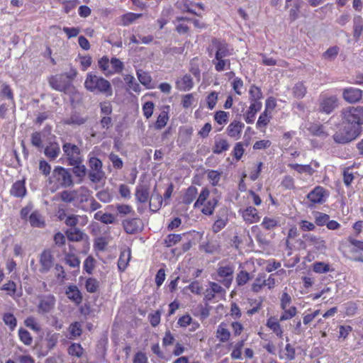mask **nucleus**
<instances>
[{
	"mask_svg": "<svg viewBox=\"0 0 363 363\" xmlns=\"http://www.w3.org/2000/svg\"><path fill=\"white\" fill-rule=\"evenodd\" d=\"M342 129L333 135L334 140L347 143L358 138L363 131V106H348L340 113Z\"/></svg>",
	"mask_w": 363,
	"mask_h": 363,
	"instance_id": "1",
	"label": "nucleus"
},
{
	"mask_svg": "<svg viewBox=\"0 0 363 363\" xmlns=\"http://www.w3.org/2000/svg\"><path fill=\"white\" fill-rule=\"evenodd\" d=\"M211 47L215 49V58L212 60L215 70L220 72L230 69V60L226 57L233 54V49L224 39L213 38Z\"/></svg>",
	"mask_w": 363,
	"mask_h": 363,
	"instance_id": "2",
	"label": "nucleus"
},
{
	"mask_svg": "<svg viewBox=\"0 0 363 363\" xmlns=\"http://www.w3.org/2000/svg\"><path fill=\"white\" fill-rule=\"evenodd\" d=\"M84 85L87 91L94 94H101L106 97H110L113 95V88L111 82L93 72L87 73Z\"/></svg>",
	"mask_w": 363,
	"mask_h": 363,
	"instance_id": "3",
	"label": "nucleus"
},
{
	"mask_svg": "<svg viewBox=\"0 0 363 363\" xmlns=\"http://www.w3.org/2000/svg\"><path fill=\"white\" fill-rule=\"evenodd\" d=\"M48 184L52 191L72 186L74 182L69 169L56 166L48 178Z\"/></svg>",
	"mask_w": 363,
	"mask_h": 363,
	"instance_id": "4",
	"label": "nucleus"
},
{
	"mask_svg": "<svg viewBox=\"0 0 363 363\" xmlns=\"http://www.w3.org/2000/svg\"><path fill=\"white\" fill-rule=\"evenodd\" d=\"M209 189L207 187H203L194 203V208H201V212L206 216L213 215L218 203V199L217 198H209Z\"/></svg>",
	"mask_w": 363,
	"mask_h": 363,
	"instance_id": "5",
	"label": "nucleus"
},
{
	"mask_svg": "<svg viewBox=\"0 0 363 363\" xmlns=\"http://www.w3.org/2000/svg\"><path fill=\"white\" fill-rule=\"evenodd\" d=\"M292 302L291 296L286 291H284L280 297V308L283 313L280 315V320H287L292 319L297 314L296 306H290Z\"/></svg>",
	"mask_w": 363,
	"mask_h": 363,
	"instance_id": "6",
	"label": "nucleus"
},
{
	"mask_svg": "<svg viewBox=\"0 0 363 363\" xmlns=\"http://www.w3.org/2000/svg\"><path fill=\"white\" fill-rule=\"evenodd\" d=\"M72 78L67 73L51 76L49 79L50 86L55 90L66 92L72 86Z\"/></svg>",
	"mask_w": 363,
	"mask_h": 363,
	"instance_id": "7",
	"label": "nucleus"
},
{
	"mask_svg": "<svg viewBox=\"0 0 363 363\" xmlns=\"http://www.w3.org/2000/svg\"><path fill=\"white\" fill-rule=\"evenodd\" d=\"M62 150L69 165L81 164L82 162L81 150L79 147L70 143H65L62 145Z\"/></svg>",
	"mask_w": 363,
	"mask_h": 363,
	"instance_id": "8",
	"label": "nucleus"
},
{
	"mask_svg": "<svg viewBox=\"0 0 363 363\" xmlns=\"http://www.w3.org/2000/svg\"><path fill=\"white\" fill-rule=\"evenodd\" d=\"M89 179L94 183L99 182L104 177V173L102 170V162L96 157H91L89 160Z\"/></svg>",
	"mask_w": 363,
	"mask_h": 363,
	"instance_id": "9",
	"label": "nucleus"
},
{
	"mask_svg": "<svg viewBox=\"0 0 363 363\" xmlns=\"http://www.w3.org/2000/svg\"><path fill=\"white\" fill-rule=\"evenodd\" d=\"M40 269L42 274H46L55 265V257L50 249H45L39 256Z\"/></svg>",
	"mask_w": 363,
	"mask_h": 363,
	"instance_id": "10",
	"label": "nucleus"
},
{
	"mask_svg": "<svg viewBox=\"0 0 363 363\" xmlns=\"http://www.w3.org/2000/svg\"><path fill=\"white\" fill-rule=\"evenodd\" d=\"M299 232L296 225H292L289 228L288 233L285 240L286 247L289 250H292L298 245L299 247H303L304 242L298 238Z\"/></svg>",
	"mask_w": 363,
	"mask_h": 363,
	"instance_id": "11",
	"label": "nucleus"
},
{
	"mask_svg": "<svg viewBox=\"0 0 363 363\" xmlns=\"http://www.w3.org/2000/svg\"><path fill=\"white\" fill-rule=\"evenodd\" d=\"M328 196V191L325 188L317 186L308 194L307 199L313 205L322 204L325 202Z\"/></svg>",
	"mask_w": 363,
	"mask_h": 363,
	"instance_id": "12",
	"label": "nucleus"
},
{
	"mask_svg": "<svg viewBox=\"0 0 363 363\" xmlns=\"http://www.w3.org/2000/svg\"><path fill=\"white\" fill-rule=\"evenodd\" d=\"M338 106V99L335 96H325L321 94L320 111L326 114L331 113Z\"/></svg>",
	"mask_w": 363,
	"mask_h": 363,
	"instance_id": "13",
	"label": "nucleus"
},
{
	"mask_svg": "<svg viewBox=\"0 0 363 363\" xmlns=\"http://www.w3.org/2000/svg\"><path fill=\"white\" fill-rule=\"evenodd\" d=\"M239 213L247 224L258 223L261 219L258 210L251 206L240 209Z\"/></svg>",
	"mask_w": 363,
	"mask_h": 363,
	"instance_id": "14",
	"label": "nucleus"
},
{
	"mask_svg": "<svg viewBox=\"0 0 363 363\" xmlns=\"http://www.w3.org/2000/svg\"><path fill=\"white\" fill-rule=\"evenodd\" d=\"M170 111L171 108L169 105H162L160 107V112L154 123L155 129L161 130L167 125L169 120Z\"/></svg>",
	"mask_w": 363,
	"mask_h": 363,
	"instance_id": "15",
	"label": "nucleus"
},
{
	"mask_svg": "<svg viewBox=\"0 0 363 363\" xmlns=\"http://www.w3.org/2000/svg\"><path fill=\"white\" fill-rule=\"evenodd\" d=\"M150 185L148 182L139 183L135 188V196L138 202L145 203L150 199Z\"/></svg>",
	"mask_w": 363,
	"mask_h": 363,
	"instance_id": "16",
	"label": "nucleus"
},
{
	"mask_svg": "<svg viewBox=\"0 0 363 363\" xmlns=\"http://www.w3.org/2000/svg\"><path fill=\"white\" fill-rule=\"evenodd\" d=\"M342 97L350 104H356L362 98V90L354 87L345 88L342 91Z\"/></svg>",
	"mask_w": 363,
	"mask_h": 363,
	"instance_id": "17",
	"label": "nucleus"
},
{
	"mask_svg": "<svg viewBox=\"0 0 363 363\" xmlns=\"http://www.w3.org/2000/svg\"><path fill=\"white\" fill-rule=\"evenodd\" d=\"M245 124L239 120H233L226 128L227 135L235 140H238L241 137L242 131Z\"/></svg>",
	"mask_w": 363,
	"mask_h": 363,
	"instance_id": "18",
	"label": "nucleus"
},
{
	"mask_svg": "<svg viewBox=\"0 0 363 363\" xmlns=\"http://www.w3.org/2000/svg\"><path fill=\"white\" fill-rule=\"evenodd\" d=\"M306 242L316 251H324L326 250V242L320 237H318L313 234H306L303 235Z\"/></svg>",
	"mask_w": 363,
	"mask_h": 363,
	"instance_id": "19",
	"label": "nucleus"
},
{
	"mask_svg": "<svg viewBox=\"0 0 363 363\" xmlns=\"http://www.w3.org/2000/svg\"><path fill=\"white\" fill-rule=\"evenodd\" d=\"M125 232L128 234H135L141 230V220L139 218H127L122 221Z\"/></svg>",
	"mask_w": 363,
	"mask_h": 363,
	"instance_id": "20",
	"label": "nucleus"
},
{
	"mask_svg": "<svg viewBox=\"0 0 363 363\" xmlns=\"http://www.w3.org/2000/svg\"><path fill=\"white\" fill-rule=\"evenodd\" d=\"M280 318L278 319L276 316H270L267 318L266 326L274 333L277 337L282 339L284 336V330L280 324Z\"/></svg>",
	"mask_w": 363,
	"mask_h": 363,
	"instance_id": "21",
	"label": "nucleus"
},
{
	"mask_svg": "<svg viewBox=\"0 0 363 363\" xmlns=\"http://www.w3.org/2000/svg\"><path fill=\"white\" fill-rule=\"evenodd\" d=\"M55 298L52 294L42 297L38 306V311L45 313L50 312L55 306Z\"/></svg>",
	"mask_w": 363,
	"mask_h": 363,
	"instance_id": "22",
	"label": "nucleus"
},
{
	"mask_svg": "<svg viewBox=\"0 0 363 363\" xmlns=\"http://www.w3.org/2000/svg\"><path fill=\"white\" fill-rule=\"evenodd\" d=\"M194 81L191 76L185 74L182 77L178 78L175 82V87L179 91H187L194 87Z\"/></svg>",
	"mask_w": 363,
	"mask_h": 363,
	"instance_id": "23",
	"label": "nucleus"
},
{
	"mask_svg": "<svg viewBox=\"0 0 363 363\" xmlns=\"http://www.w3.org/2000/svg\"><path fill=\"white\" fill-rule=\"evenodd\" d=\"M262 107V102H250V106L245 113L244 114V120L247 124L254 123L255 116Z\"/></svg>",
	"mask_w": 363,
	"mask_h": 363,
	"instance_id": "24",
	"label": "nucleus"
},
{
	"mask_svg": "<svg viewBox=\"0 0 363 363\" xmlns=\"http://www.w3.org/2000/svg\"><path fill=\"white\" fill-rule=\"evenodd\" d=\"M60 154V147L56 142L49 143L44 148V155L50 161L55 160Z\"/></svg>",
	"mask_w": 363,
	"mask_h": 363,
	"instance_id": "25",
	"label": "nucleus"
},
{
	"mask_svg": "<svg viewBox=\"0 0 363 363\" xmlns=\"http://www.w3.org/2000/svg\"><path fill=\"white\" fill-rule=\"evenodd\" d=\"M65 294L67 298L76 305H79L82 302V293L76 285H69L67 288Z\"/></svg>",
	"mask_w": 363,
	"mask_h": 363,
	"instance_id": "26",
	"label": "nucleus"
},
{
	"mask_svg": "<svg viewBox=\"0 0 363 363\" xmlns=\"http://www.w3.org/2000/svg\"><path fill=\"white\" fill-rule=\"evenodd\" d=\"M150 209L152 212H157L160 209L163 203L162 196L156 191V186H155L152 195L148 200Z\"/></svg>",
	"mask_w": 363,
	"mask_h": 363,
	"instance_id": "27",
	"label": "nucleus"
},
{
	"mask_svg": "<svg viewBox=\"0 0 363 363\" xmlns=\"http://www.w3.org/2000/svg\"><path fill=\"white\" fill-rule=\"evenodd\" d=\"M131 258V250L127 248L121 251L119 258L118 259V269L121 272H123L129 264Z\"/></svg>",
	"mask_w": 363,
	"mask_h": 363,
	"instance_id": "28",
	"label": "nucleus"
},
{
	"mask_svg": "<svg viewBox=\"0 0 363 363\" xmlns=\"http://www.w3.org/2000/svg\"><path fill=\"white\" fill-rule=\"evenodd\" d=\"M216 339L222 343L229 342L231 337V333L227 328V325L225 323H221L218 325L216 331Z\"/></svg>",
	"mask_w": 363,
	"mask_h": 363,
	"instance_id": "29",
	"label": "nucleus"
},
{
	"mask_svg": "<svg viewBox=\"0 0 363 363\" xmlns=\"http://www.w3.org/2000/svg\"><path fill=\"white\" fill-rule=\"evenodd\" d=\"M191 18L186 17H177L175 20V30L180 34H187L189 32V24L191 23Z\"/></svg>",
	"mask_w": 363,
	"mask_h": 363,
	"instance_id": "30",
	"label": "nucleus"
},
{
	"mask_svg": "<svg viewBox=\"0 0 363 363\" xmlns=\"http://www.w3.org/2000/svg\"><path fill=\"white\" fill-rule=\"evenodd\" d=\"M26 191L24 180H18L15 182L10 189V194L17 198L24 197L26 194Z\"/></svg>",
	"mask_w": 363,
	"mask_h": 363,
	"instance_id": "31",
	"label": "nucleus"
},
{
	"mask_svg": "<svg viewBox=\"0 0 363 363\" xmlns=\"http://www.w3.org/2000/svg\"><path fill=\"white\" fill-rule=\"evenodd\" d=\"M272 119V114L271 113H268L264 111L259 115L258 120L256 123L257 129L259 130L261 132L264 133L266 131L267 125L269 124Z\"/></svg>",
	"mask_w": 363,
	"mask_h": 363,
	"instance_id": "32",
	"label": "nucleus"
},
{
	"mask_svg": "<svg viewBox=\"0 0 363 363\" xmlns=\"http://www.w3.org/2000/svg\"><path fill=\"white\" fill-rule=\"evenodd\" d=\"M28 220L33 228H42L45 226V219L39 211H33L28 217Z\"/></svg>",
	"mask_w": 363,
	"mask_h": 363,
	"instance_id": "33",
	"label": "nucleus"
},
{
	"mask_svg": "<svg viewBox=\"0 0 363 363\" xmlns=\"http://www.w3.org/2000/svg\"><path fill=\"white\" fill-rule=\"evenodd\" d=\"M217 273L218 277L224 279L225 285L228 286L233 279V268L228 265L221 266L218 267Z\"/></svg>",
	"mask_w": 363,
	"mask_h": 363,
	"instance_id": "34",
	"label": "nucleus"
},
{
	"mask_svg": "<svg viewBox=\"0 0 363 363\" xmlns=\"http://www.w3.org/2000/svg\"><path fill=\"white\" fill-rule=\"evenodd\" d=\"M230 147V144L225 138H216L212 147V151L216 155H220L227 150Z\"/></svg>",
	"mask_w": 363,
	"mask_h": 363,
	"instance_id": "35",
	"label": "nucleus"
},
{
	"mask_svg": "<svg viewBox=\"0 0 363 363\" xmlns=\"http://www.w3.org/2000/svg\"><path fill=\"white\" fill-rule=\"evenodd\" d=\"M351 243L354 247L352 251L354 259L363 262V241L353 240L351 241Z\"/></svg>",
	"mask_w": 363,
	"mask_h": 363,
	"instance_id": "36",
	"label": "nucleus"
},
{
	"mask_svg": "<svg viewBox=\"0 0 363 363\" xmlns=\"http://www.w3.org/2000/svg\"><path fill=\"white\" fill-rule=\"evenodd\" d=\"M311 268L313 272L316 274H326L334 271V269L329 263L319 261L313 262Z\"/></svg>",
	"mask_w": 363,
	"mask_h": 363,
	"instance_id": "37",
	"label": "nucleus"
},
{
	"mask_svg": "<svg viewBox=\"0 0 363 363\" xmlns=\"http://www.w3.org/2000/svg\"><path fill=\"white\" fill-rule=\"evenodd\" d=\"M363 31V19L360 16H356L353 18V38L359 40Z\"/></svg>",
	"mask_w": 363,
	"mask_h": 363,
	"instance_id": "38",
	"label": "nucleus"
},
{
	"mask_svg": "<svg viewBox=\"0 0 363 363\" xmlns=\"http://www.w3.org/2000/svg\"><path fill=\"white\" fill-rule=\"evenodd\" d=\"M198 195V189L194 186L188 187L183 196L182 202L186 205L191 203Z\"/></svg>",
	"mask_w": 363,
	"mask_h": 363,
	"instance_id": "39",
	"label": "nucleus"
},
{
	"mask_svg": "<svg viewBox=\"0 0 363 363\" xmlns=\"http://www.w3.org/2000/svg\"><path fill=\"white\" fill-rule=\"evenodd\" d=\"M265 277H267V275L264 273H259L257 275L251 285V290L253 292L258 293L263 289L266 284Z\"/></svg>",
	"mask_w": 363,
	"mask_h": 363,
	"instance_id": "40",
	"label": "nucleus"
},
{
	"mask_svg": "<svg viewBox=\"0 0 363 363\" xmlns=\"http://www.w3.org/2000/svg\"><path fill=\"white\" fill-rule=\"evenodd\" d=\"M86 121V118H83L77 112L72 113L70 116L63 121V123L65 125H81L84 124Z\"/></svg>",
	"mask_w": 363,
	"mask_h": 363,
	"instance_id": "41",
	"label": "nucleus"
},
{
	"mask_svg": "<svg viewBox=\"0 0 363 363\" xmlns=\"http://www.w3.org/2000/svg\"><path fill=\"white\" fill-rule=\"evenodd\" d=\"M291 169L296 171L299 174L306 173L309 176H312L315 173V169L311 164H299L296 163H291L288 165Z\"/></svg>",
	"mask_w": 363,
	"mask_h": 363,
	"instance_id": "42",
	"label": "nucleus"
},
{
	"mask_svg": "<svg viewBox=\"0 0 363 363\" xmlns=\"http://www.w3.org/2000/svg\"><path fill=\"white\" fill-rule=\"evenodd\" d=\"M66 236L69 241L79 242L83 240L84 233L79 228H73L66 230Z\"/></svg>",
	"mask_w": 363,
	"mask_h": 363,
	"instance_id": "43",
	"label": "nucleus"
},
{
	"mask_svg": "<svg viewBox=\"0 0 363 363\" xmlns=\"http://www.w3.org/2000/svg\"><path fill=\"white\" fill-rule=\"evenodd\" d=\"M307 93V88L303 82H298L292 88L293 96L298 99H303Z\"/></svg>",
	"mask_w": 363,
	"mask_h": 363,
	"instance_id": "44",
	"label": "nucleus"
},
{
	"mask_svg": "<svg viewBox=\"0 0 363 363\" xmlns=\"http://www.w3.org/2000/svg\"><path fill=\"white\" fill-rule=\"evenodd\" d=\"M230 113L225 111H216L213 115V119L215 122L223 127L226 125L229 121ZM223 128H221L219 130H220Z\"/></svg>",
	"mask_w": 363,
	"mask_h": 363,
	"instance_id": "45",
	"label": "nucleus"
},
{
	"mask_svg": "<svg viewBox=\"0 0 363 363\" xmlns=\"http://www.w3.org/2000/svg\"><path fill=\"white\" fill-rule=\"evenodd\" d=\"M64 261L69 267L72 268H77V270L79 269L80 260L75 254L72 252H65Z\"/></svg>",
	"mask_w": 363,
	"mask_h": 363,
	"instance_id": "46",
	"label": "nucleus"
},
{
	"mask_svg": "<svg viewBox=\"0 0 363 363\" xmlns=\"http://www.w3.org/2000/svg\"><path fill=\"white\" fill-rule=\"evenodd\" d=\"M110 62L111 67V69H109V75H112L114 74H120L123 72L124 69V64L118 58L112 57L110 60Z\"/></svg>",
	"mask_w": 363,
	"mask_h": 363,
	"instance_id": "47",
	"label": "nucleus"
},
{
	"mask_svg": "<svg viewBox=\"0 0 363 363\" xmlns=\"http://www.w3.org/2000/svg\"><path fill=\"white\" fill-rule=\"evenodd\" d=\"M0 94L1 96L6 98L10 101V103H11V105L13 106V108H15L13 92L10 85L7 84H3L1 86V89L0 91Z\"/></svg>",
	"mask_w": 363,
	"mask_h": 363,
	"instance_id": "48",
	"label": "nucleus"
},
{
	"mask_svg": "<svg viewBox=\"0 0 363 363\" xmlns=\"http://www.w3.org/2000/svg\"><path fill=\"white\" fill-rule=\"evenodd\" d=\"M183 235L184 234H169L164 240L163 245L166 247H173L182 240Z\"/></svg>",
	"mask_w": 363,
	"mask_h": 363,
	"instance_id": "49",
	"label": "nucleus"
},
{
	"mask_svg": "<svg viewBox=\"0 0 363 363\" xmlns=\"http://www.w3.org/2000/svg\"><path fill=\"white\" fill-rule=\"evenodd\" d=\"M250 102H261L263 97L261 89L255 85H252L249 90Z\"/></svg>",
	"mask_w": 363,
	"mask_h": 363,
	"instance_id": "50",
	"label": "nucleus"
},
{
	"mask_svg": "<svg viewBox=\"0 0 363 363\" xmlns=\"http://www.w3.org/2000/svg\"><path fill=\"white\" fill-rule=\"evenodd\" d=\"M262 227L266 230H272L279 226L277 219L265 216L261 223Z\"/></svg>",
	"mask_w": 363,
	"mask_h": 363,
	"instance_id": "51",
	"label": "nucleus"
},
{
	"mask_svg": "<svg viewBox=\"0 0 363 363\" xmlns=\"http://www.w3.org/2000/svg\"><path fill=\"white\" fill-rule=\"evenodd\" d=\"M309 132L315 136L325 138L328 135L325 132V127L322 124L313 123L308 128Z\"/></svg>",
	"mask_w": 363,
	"mask_h": 363,
	"instance_id": "52",
	"label": "nucleus"
},
{
	"mask_svg": "<svg viewBox=\"0 0 363 363\" xmlns=\"http://www.w3.org/2000/svg\"><path fill=\"white\" fill-rule=\"evenodd\" d=\"M95 218L104 224H113L116 221L115 216L111 213L99 211L95 214Z\"/></svg>",
	"mask_w": 363,
	"mask_h": 363,
	"instance_id": "53",
	"label": "nucleus"
},
{
	"mask_svg": "<svg viewBox=\"0 0 363 363\" xmlns=\"http://www.w3.org/2000/svg\"><path fill=\"white\" fill-rule=\"evenodd\" d=\"M68 354L72 357L80 358L84 354V349L79 343H72L68 349Z\"/></svg>",
	"mask_w": 363,
	"mask_h": 363,
	"instance_id": "54",
	"label": "nucleus"
},
{
	"mask_svg": "<svg viewBox=\"0 0 363 363\" xmlns=\"http://www.w3.org/2000/svg\"><path fill=\"white\" fill-rule=\"evenodd\" d=\"M124 81L125 82L128 89L132 90L136 93H139L141 91L140 84L135 81L134 77L130 74H127L124 77Z\"/></svg>",
	"mask_w": 363,
	"mask_h": 363,
	"instance_id": "55",
	"label": "nucleus"
},
{
	"mask_svg": "<svg viewBox=\"0 0 363 363\" xmlns=\"http://www.w3.org/2000/svg\"><path fill=\"white\" fill-rule=\"evenodd\" d=\"M284 190H294L296 189L295 179L291 175H285L280 183Z\"/></svg>",
	"mask_w": 363,
	"mask_h": 363,
	"instance_id": "56",
	"label": "nucleus"
},
{
	"mask_svg": "<svg viewBox=\"0 0 363 363\" xmlns=\"http://www.w3.org/2000/svg\"><path fill=\"white\" fill-rule=\"evenodd\" d=\"M245 345V340H239L233 347L230 357L233 359H240L242 358V350Z\"/></svg>",
	"mask_w": 363,
	"mask_h": 363,
	"instance_id": "57",
	"label": "nucleus"
},
{
	"mask_svg": "<svg viewBox=\"0 0 363 363\" xmlns=\"http://www.w3.org/2000/svg\"><path fill=\"white\" fill-rule=\"evenodd\" d=\"M207 177L210 183L213 186H216L218 185L219 182L220 180L222 172L213 170V169H208L207 170Z\"/></svg>",
	"mask_w": 363,
	"mask_h": 363,
	"instance_id": "58",
	"label": "nucleus"
},
{
	"mask_svg": "<svg viewBox=\"0 0 363 363\" xmlns=\"http://www.w3.org/2000/svg\"><path fill=\"white\" fill-rule=\"evenodd\" d=\"M85 289L89 293H96L99 289V281L94 277H89L85 281Z\"/></svg>",
	"mask_w": 363,
	"mask_h": 363,
	"instance_id": "59",
	"label": "nucleus"
},
{
	"mask_svg": "<svg viewBox=\"0 0 363 363\" xmlns=\"http://www.w3.org/2000/svg\"><path fill=\"white\" fill-rule=\"evenodd\" d=\"M231 86L237 95L241 96L243 94V90L245 89L244 82L240 77H235L231 82Z\"/></svg>",
	"mask_w": 363,
	"mask_h": 363,
	"instance_id": "60",
	"label": "nucleus"
},
{
	"mask_svg": "<svg viewBox=\"0 0 363 363\" xmlns=\"http://www.w3.org/2000/svg\"><path fill=\"white\" fill-rule=\"evenodd\" d=\"M116 209L118 213L121 216L135 214V211L133 207L128 204L117 203L116 205Z\"/></svg>",
	"mask_w": 363,
	"mask_h": 363,
	"instance_id": "61",
	"label": "nucleus"
},
{
	"mask_svg": "<svg viewBox=\"0 0 363 363\" xmlns=\"http://www.w3.org/2000/svg\"><path fill=\"white\" fill-rule=\"evenodd\" d=\"M194 133V128L191 126L182 127L179 128V138L184 140V143H188L191 140V136Z\"/></svg>",
	"mask_w": 363,
	"mask_h": 363,
	"instance_id": "62",
	"label": "nucleus"
},
{
	"mask_svg": "<svg viewBox=\"0 0 363 363\" xmlns=\"http://www.w3.org/2000/svg\"><path fill=\"white\" fill-rule=\"evenodd\" d=\"M2 318L4 323L10 328V330H14L17 325V320L13 313H5Z\"/></svg>",
	"mask_w": 363,
	"mask_h": 363,
	"instance_id": "63",
	"label": "nucleus"
},
{
	"mask_svg": "<svg viewBox=\"0 0 363 363\" xmlns=\"http://www.w3.org/2000/svg\"><path fill=\"white\" fill-rule=\"evenodd\" d=\"M245 153L244 145L242 142L236 143L232 150L231 155L236 160L239 161Z\"/></svg>",
	"mask_w": 363,
	"mask_h": 363,
	"instance_id": "64",
	"label": "nucleus"
}]
</instances>
